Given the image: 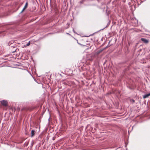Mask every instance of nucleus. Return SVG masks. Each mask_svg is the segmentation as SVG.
<instances>
[{
  "instance_id": "obj_1",
  "label": "nucleus",
  "mask_w": 150,
  "mask_h": 150,
  "mask_svg": "<svg viewBox=\"0 0 150 150\" xmlns=\"http://www.w3.org/2000/svg\"><path fill=\"white\" fill-rule=\"evenodd\" d=\"M23 26L18 23L11 24L0 25V37H9L8 34H13L18 31L23 30Z\"/></svg>"
},
{
  "instance_id": "obj_2",
  "label": "nucleus",
  "mask_w": 150,
  "mask_h": 150,
  "mask_svg": "<svg viewBox=\"0 0 150 150\" xmlns=\"http://www.w3.org/2000/svg\"><path fill=\"white\" fill-rule=\"evenodd\" d=\"M134 4H135L134 5V7L136 6V4H137V7H138L143 2V1L142 0H136V1H134Z\"/></svg>"
},
{
  "instance_id": "obj_3",
  "label": "nucleus",
  "mask_w": 150,
  "mask_h": 150,
  "mask_svg": "<svg viewBox=\"0 0 150 150\" xmlns=\"http://www.w3.org/2000/svg\"><path fill=\"white\" fill-rule=\"evenodd\" d=\"M77 41V42L79 44L84 45V43L85 42V41L82 39V38H79V39L78 40H76Z\"/></svg>"
},
{
  "instance_id": "obj_4",
  "label": "nucleus",
  "mask_w": 150,
  "mask_h": 150,
  "mask_svg": "<svg viewBox=\"0 0 150 150\" xmlns=\"http://www.w3.org/2000/svg\"><path fill=\"white\" fill-rule=\"evenodd\" d=\"M28 2H26L25 5L24 6V7L23 8L21 11L19 13V14H21V13H22L25 11V10L28 7Z\"/></svg>"
},
{
  "instance_id": "obj_5",
  "label": "nucleus",
  "mask_w": 150,
  "mask_h": 150,
  "mask_svg": "<svg viewBox=\"0 0 150 150\" xmlns=\"http://www.w3.org/2000/svg\"><path fill=\"white\" fill-rule=\"evenodd\" d=\"M1 103L3 106H6L7 105V101L6 100H2L0 101Z\"/></svg>"
},
{
  "instance_id": "obj_6",
  "label": "nucleus",
  "mask_w": 150,
  "mask_h": 150,
  "mask_svg": "<svg viewBox=\"0 0 150 150\" xmlns=\"http://www.w3.org/2000/svg\"><path fill=\"white\" fill-rule=\"evenodd\" d=\"M141 40L142 41L145 43H148L149 42L148 40H146L145 38H141Z\"/></svg>"
},
{
  "instance_id": "obj_7",
  "label": "nucleus",
  "mask_w": 150,
  "mask_h": 150,
  "mask_svg": "<svg viewBox=\"0 0 150 150\" xmlns=\"http://www.w3.org/2000/svg\"><path fill=\"white\" fill-rule=\"evenodd\" d=\"M150 96V93L148 94H145L143 96V98H148L149 96Z\"/></svg>"
},
{
  "instance_id": "obj_8",
  "label": "nucleus",
  "mask_w": 150,
  "mask_h": 150,
  "mask_svg": "<svg viewBox=\"0 0 150 150\" xmlns=\"http://www.w3.org/2000/svg\"><path fill=\"white\" fill-rule=\"evenodd\" d=\"M29 11H26L24 15L25 18H26L28 16Z\"/></svg>"
},
{
  "instance_id": "obj_9",
  "label": "nucleus",
  "mask_w": 150,
  "mask_h": 150,
  "mask_svg": "<svg viewBox=\"0 0 150 150\" xmlns=\"http://www.w3.org/2000/svg\"><path fill=\"white\" fill-rule=\"evenodd\" d=\"M96 33H97L96 32H95V33H93L92 34H90V35H84L83 36V37H90V36H93L94 34Z\"/></svg>"
},
{
  "instance_id": "obj_10",
  "label": "nucleus",
  "mask_w": 150,
  "mask_h": 150,
  "mask_svg": "<svg viewBox=\"0 0 150 150\" xmlns=\"http://www.w3.org/2000/svg\"><path fill=\"white\" fill-rule=\"evenodd\" d=\"M35 131L34 130H32L31 132V137H33L35 134Z\"/></svg>"
},
{
  "instance_id": "obj_11",
  "label": "nucleus",
  "mask_w": 150,
  "mask_h": 150,
  "mask_svg": "<svg viewBox=\"0 0 150 150\" xmlns=\"http://www.w3.org/2000/svg\"><path fill=\"white\" fill-rule=\"evenodd\" d=\"M30 41H29L27 44L26 45H24V47H26V46H29L30 44Z\"/></svg>"
},
{
  "instance_id": "obj_12",
  "label": "nucleus",
  "mask_w": 150,
  "mask_h": 150,
  "mask_svg": "<svg viewBox=\"0 0 150 150\" xmlns=\"http://www.w3.org/2000/svg\"><path fill=\"white\" fill-rule=\"evenodd\" d=\"M85 1V0H82L80 1V4H83L84 2Z\"/></svg>"
},
{
  "instance_id": "obj_13",
  "label": "nucleus",
  "mask_w": 150,
  "mask_h": 150,
  "mask_svg": "<svg viewBox=\"0 0 150 150\" xmlns=\"http://www.w3.org/2000/svg\"><path fill=\"white\" fill-rule=\"evenodd\" d=\"M106 14L108 16L109 14H108V13H107V10H106Z\"/></svg>"
},
{
  "instance_id": "obj_14",
  "label": "nucleus",
  "mask_w": 150,
  "mask_h": 150,
  "mask_svg": "<svg viewBox=\"0 0 150 150\" xmlns=\"http://www.w3.org/2000/svg\"><path fill=\"white\" fill-rule=\"evenodd\" d=\"M132 103H134V102H135V100H132Z\"/></svg>"
},
{
  "instance_id": "obj_15",
  "label": "nucleus",
  "mask_w": 150,
  "mask_h": 150,
  "mask_svg": "<svg viewBox=\"0 0 150 150\" xmlns=\"http://www.w3.org/2000/svg\"><path fill=\"white\" fill-rule=\"evenodd\" d=\"M73 31L74 33H76V32H75V31H74V29H73Z\"/></svg>"
},
{
  "instance_id": "obj_16",
  "label": "nucleus",
  "mask_w": 150,
  "mask_h": 150,
  "mask_svg": "<svg viewBox=\"0 0 150 150\" xmlns=\"http://www.w3.org/2000/svg\"><path fill=\"white\" fill-rule=\"evenodd\" d=\"M109 25V23H108L107 24V26H106V27H108V26Z\"/></svg>"
},
{
  "instance_id": "obj_17",
  "label": "nucleus",
  "mask_w": 150,
  "mask_h": 150,
  "mask_svg": "<svg viewBox=\"0 0 150 150\" xmlns=\"http://www.w3.org/2000/svg\"><path fill=\"white\" fill-rule=\"evenodd\" d=\"M104 29V28H103V29H101V30H99V31H98L97 32H98L99 31H100V30H103V29Z\"/></svg>"
},
{
  "instance_id": "obj_18",
  "label": "nucleus",
  "mask_w": 150,
  "mask_h": 150,
  "mask_svg": "<svg viewBox=\"0 0 150 150\" xmlns=\"http://www.w3.org/2000/svg\"><path fill=\"white\" fill-rule=\"evenodd\" d=\"M50 34H51V33H48V35H50Z\"/></svg>"
},
{
  "instance_id": "obj_19",
  "label": "nucleus",
  "mask_w": 150,
  "mask_h": 150,
  "mask_svg": "<svg viewBox=\"0 0 150 150\" xmlns=\"http://www.w3.org/2000/svg\"><path fill=\"white\" fill-rule=\"evenodd\" d=\"M144 37H145V38H148V37H146V36H144Z\"/></svg>"
},
{
  "instance_id": "obj_20",
  "label": "nucleus",
  "mask_w": 150,
  "mask_h": 150,
  "mask_svg": "<svg viewBox=\"0 0 150 150\" xmlns=\"http://www.w3.org/2000/svg\"><path fill=\"white\" fill-rule=\"evenodd\" d=\"M32 36H31L30 38H32Z\"/></svg>"
},
{
  "instance_id": "obj_21",
  "label": "nucleus",
  "mask_w": 150,
  "mask_h": 150,
  "mask_svg": "<svg viewBox=\"0 0 150 150\" xmlns=\"http://www.w3.org/2000/svg\"><path fill=\"white\" fill-rule=\"evenodd\" d=\"M135 19L136 20H137V19H136V18H135Z\"/></svg>"
}]
</instances>
